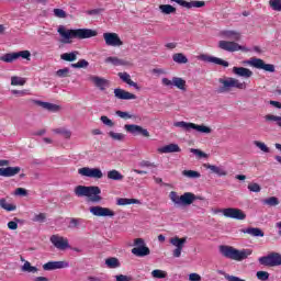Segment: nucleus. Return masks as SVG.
<instances>
[{
	"label": "nucleus",
	"mask_w": 281,
	"mask_h": 281,
	"mask_svg": "<svg viewBox=\"0 0 281 281\" xmlns=\"http://www.w3.org/2000/svg\"><path fill=\"white\" fill-rule=\"evenodd\" d=\"M103 38L109 47H122L124 45L117 33H103Z\"/></svg>",
	"instance_id": "f3484780"
},
{
	"label": "nucleus",
	"mask_w": 281,
	"mask_h": 281,
	"mask_svg": "<svg viewBox=\"0 0 281 281\" xmlns=\"http://www.w3.org/2000/svg\"><path fill=\"white\" fill-rule=\"evenodd\" d=\"M259 262L263 267H281V254L270 252L268 256L260 257Z\"/></svg>",
	"instance_id": "1a4fd4ad"
},
{
	"label": "nucleus",
	"mask_w": 281,
	"mask_h": 281,
	"mask_svg": "<svg viewBox=\"0 0 281 281\" xmlns=\"http://www.w3.org/2000/svg\"><path fill=\"white\" fill-rule=\"evenodd\" d=\"M49 240L56 249H59V251L71 249V246L69 245V239L67 237H63L60 235H53L50 236Z\"/></svg>",
	"instance_id": "ddd939ff"
},
{
	"label": "nucleus",
	"mask_w": 281,
	"mask_h": 281,
	"mask_svg": "<svg viewBox=\"0 0 281 281\" xmlns=\"http://www.w3.org/2000/svg\"><path fill=\"white\" fill-rule=\"evenodd\" d=\"M218 212H222V214L226 216V218H235L236 221H245V218H247V215L240 209L228 207L224 210H218L215 212V214H218Z\"/></svg>",
	"instance_id": "9d476101"
},
{
	"label": "nucleus",
	"mask_w": 281,
	"mask_h": 281,
	"mask_svg": "<svg viewBox=\"0 0 281 281\" xmlns=\"http://www.w3.org/2000/svg\"><path fill=\"white\" fill-rule=\"evenodd\" d=\"M0 207L5 210V212H14L16 210V205L8 203L5 198L0 199Z\"/></svg>",
	"instance_id": "e433bc0d"
},
{
	"label": "nucleus",
	"mask_w": 281,
	"mask_h": 281,
	"mask_svg": "<svg viewBox=\"0 0 281 281\" xmlns=\"http://www.w3.org/2000/svg\"><path fill=\"white\" fill-rule=\"evenodd\" d=\"M115 115H117V117H121L122 120H133L134 117L133 114L120 110L115 112Z\"/></svg>",
	"instance_id": "5fc2aeb1"
},
{
	"label": "nucleus",
	"mask_w": 281,
	"mask_h": 281,
	"mask_svg": "<svg viewBox=\"0 0 281 281\" xmlns=\"http://www.w3.org/2000/svg\"><path fill=\"white\" fill-rule=\"evenodd\" d=\"M158 153L167 155L168 153H181V147L178 144H169L158 148Z\"/></svg>",
	"instance_id": "c756f323"
},
{
	"label": "nucleus",
	"mask_w": 281,
	"mask_h": 281,
	"mask_svg": "<svg viewBox=\"0 0 281 281\" xmlns=\"http://www.w3.org/2000/svg\"><path fill=\"white\" fill-rule=\"evenodd\" d=\"M100 121L102 122V124H104V126H109L110 128H113V126H115V123L109 119V116H101Z\"/></svg>",
	"instance_id": "4d7b16f0"
},
{
	"label": "nucleus",
	"mask_w": 281,
	"mask_h": 281,
	"mask_svg": "<svg viewBox=\"0 0 281 281\" xmlns=\"http://www.w3.org/2000/svg\"><path fill=\"white\" fill-rule=\"evenodd\" d=\"M0 60L2 63H14V60H19V55L18 53H7L2 57H0Z\"/></svg>",
	"instance_id": "4c0bfd02"
},
{
	"label": "nucleus",
	"mask_w": 281,
	"mask_h": 281,
	"mask_svg": "<svg viewBox=\"0 0 281 281\" xmlns=\"http://www.w3.org/2000/svg\"><path fill=\"white\" fill-rule=\"evenodd\" d=\"M105 63L108 65H113V67H127V65H131L127 60L113 56L105 58Z\"/></svg>",
	"instance_id": "cd10ccee"
},
{
	"label": "nucleus",
	"mask_w": 281,
	"mask_h": 281,
	"mask_svg": "<svg viewBox=\"0 0 281 281\" xmlns=\"http://www.w3.org/2000/svg\"><path fill=\"white\" fill-rule=\"evenodd\" d=\"M139 166L140 168H156L155 164L148 160H142Z\"/></svg>",
	"instance_id": "0e129e2a"
},
{
	"label": "nucleus",
	"mask_w": 281,
	"mask_h": 281,
	"mask_svg": "<svg viewBox=\"0 0 281 281\" xmlns=\"http://www.w3.org/2000/svg\"><path fill=\"white\" fill-rule=\"evenodd\" d=\"M45 218H47V216L45 215V213H40V214H36L34 217H33V221L35 223H45Z\"/></svg>",
	"instance_id": "052dcab7"
},
{
	"label": "nucleus",
	"mask_w": 281,
	"mask_h": 281,
	"mask_svg": "<svg viewBox=\"0 0 281 281\" xmlns=\"http://www.w3.org/2000/svg\"><path fill=\"white\" fill-rule=\"evenodd\" d=\"M241 234H248L252 236V238H263L265 232H262L259 227H247L240 229Z\"/></svg>",
	"instance_id": "393cba45"
},
{
	"label": "nucleus",
	"mask_w": 281,
	"mask_h": 281,
	"mask_svg": "<svg viewBox=\"0 0 281 281\" xmlns=\"http://www.w3.org/2000/svg\"><path fill=\"white\" fill-rule=\"evenodd\" d=\"M53 13L57 19H67V12L63 9H54Z\"/></svg>",
	"instance_id": "13d9d810"
},
{
	"label": "nucleus",
	"mask_w": 281,
	"mask_h": 281,
	"mask_svg": "<svg viewBox=\"0 0 281 281\" xmlns=\"http://www.w3.org/2000/svg\"><path fill=\"white\" fill-rule=\"evenodd\" d=\"M220 49H223L224 52H249V48L246 46H243L235 41H220L218 42Z\"/></svg>",
	"instance_id": "0eeeda50"
},
{
	"label": "nucleus",
	"mask_w": 281,
	"mask_h": 281,
	"mask_svg": "<svg viewBox=\"0 0 281 281\" xmlns=\"http://www.w3.org/2000/svg\"><path fill=\"white\" fill-rule=\"evenodd\" d=\"M115 280L116 281H131L132 279L128 276L117 274V276H115Z\"/></svg>",
	"instance_id": "338daca9"
},
{
	"label": "nucleus",
	"mask_w": 281,
	"mask_h": 281,
	"mask_svg": "<svg viewBox=\"0 0 281 281\" xmlns=\"http://www.w3.org/2000/svg\"><path fill=\"white\" fill-rule=\"evenodd\" d=\"M224 278L227 281H245L244 279H240L236 276H232V274H228V273H224Z\"/></svg>",
	"instance_id": "69168bd1"
},
{
	"label": "nucleus",
	"mask_w": 281,
	"mask_h": 281,
	"mask_svg": "<svg viewBox=\"0 0 281 281\" xmlns=\"http://www.w3.org/2000/svg\"><path fill=\"white\" fill-rule=\"evenodd\" d=\"M109 137H111V139H113L114 142H124V139H126V135L122 134V133H117L114 131H110L108 133Z\"/></svg>",
	"instance_id": "79ce46f5"
},
{
	"label": "nucleus",
	"mask_w": 281,
	"mask_h": 281,
	"mask_svg": "<svg viewBox=\"0 0 281 281\" xmlns=\"http://www.w3.org/2000/svg\"><path fill=\"white\" fill-rule=\"evenodd\" d=\"M169 199L176 207H179L181 205H192V203L196 201V195L192 192H184L182 195H179L176 191H171L169 193Z\"/></svg>",
	"instance_id": "39448f33"
},
{
	"label": "nucleus",
	"mask_w": 281,
	"mask_h": 281,
	"mask_svg": "<svg viewBox=\"0 0 281 281\" xmlns=\"http://www.w3.org/2000/svg\"><path fill=\"white\" fill-rule=\"evenodd\" d=\"M200 60H204V63H212L213 65H221L222 67H229V61L210 55H201Z\"/></svg>",
	"instance_id": "b1692460"
},
{
	"label": "nucleus",
	"mask_w": 281,
	"mask_h": 281,
	"mask_svg": "<svg viewBox=\"0 0 281 281\" xmlns=\"http://www.w3.org/2000/svg\"><path fill=\"white\" fill-rule=\"evenodd\" d=\"M57 32L61 37L60 43L64 45H70V43H74V38L85 41V38H93V36H98V31L91 29H67L63 25L57 29Z\"/></svg>",
	"instance_id": "f257e3e1"
},
{
	"label": "nucleus",
	"mask_w": 281,
	"mask_h": 281,
	"mask_svg": "<svg viewBox=\"0 0 281 281\" xmlns=\"http://www.w3.org/2000/svg\"><path fill=\"white\" fill-rule=\"evenodd\" d=\"M21 172V167L0 168V177H16Z\"/></svg>",
	"instance_id": "a878e982"
},
{
	"label": "nucleus",
	"mask_w": 281,
	"mask_h": 281,
	"mask_svg": "<svg viewBox=\"0 0 281 281\" xmlns=\"http://www.w3.org/2000/svg\"><path fill=\"white\" fill-rule=\"evenodd\" d=\"M117 205H142V201L137 199L120 198L116 201Z\"/></svg>",
	"instance_id": "473e14b6"
},
{
	"label": "nucleus",
	"mask_w": 281,
	"mask_h": 281,
	"mask_svg": "<svg viewBox=\"0 0 281 281\" xmlns=\"http://www.w3.org/2000/svg\"><path fill=\"white\" fill-rule=\"evenodd\" d=\"M173 63H177L178 65H186L188 64V57L183 55L182 53H176L172 55Z\"/></svg>",
	"instance_id": "58836bf2"
},
{
	"label": "nucleus",
	"mask_w": 281,
	"mask_h": 281,
	"mask_svg": "<svg viewBox=\"0 0 281 281\" xmlns=\"http://www.w3.org/2000/svg\"><path fill=\"white\" fill-rule=\"evenodd\" d=\"M16 54H18V59L22 58L23 60H32V53H30V50L16 52Z\"/></svg>",
	"instance_id": "603ef678"
},
{
	"label": "nucleus",
	"mask_w": 281,
	"mask_h": 281,
	"mask_svg": "<svg viewBox=\"0 0 281 281\" xmlns=\"http://www.w3.org/2000/svg\"><path fill=\"white\" fill-rule=\"evenodd\" d=\"M135 247L132 249V254L138 258H144L150 256V248L146 246V241L142 238H136L134 240Z\"/></svg>",
	"instance_id": "6e6552de"
},
{
	"label": "nucleus",
	"mask_w": 281,
	"mask_h": 281,
	"mask_svg": "<svg viewBox=\"0 0 281 281\" xmlns=\"http://www.w3.org/2000/svg\"><path fill=\"white\" fill-rule=\"evenodd\" d=\"M53 133H56L57 135H63L65 139H71V131L67 127H58L53 130Z\"/></svg>",
	"instance_id": "c9c22d12"
},
{
	"label": "nucleus",
	"mask_w": 281,
	"mask_h": 281,
	"mask_svg": "<svg viewBox=\"0 0 281 281\" xmlns=\"http://www.w3.org/2000/svg\"><path fill=\"white\" fill-rule=\"evenodd\" d=\"M248 190L250 192H260V190H262V188L260 187V184L254 182V183L248 184Z\"/></svg>",
	"instance_id": "680f3d73"
},
{
	"label": "nucleus",
	"mask_w": 281,
	"mask_h": 281,
	"mask_svg": "<svg viewBox=\"0 0 281 281\" xmlns=\"http://www.w3.org/2000/svg\"><path fill=\"white\" fill-rule=\"evenodd\" d=\"M159 10L161 14H175V12H177V8L171 4H160Z\"/></svg>",
	"instance_id": "ea45409f"
},
{
	"label": "nucleus",
	"mask_w": 281,
	"mask_h": 281,
	"mask_svg": "<svg viewBox=\"0 0 281 281\" xmlns=\"http://www.w3.org/2000/svg\"><path fill=\"white\" fill-rule=\"evenodd\" d=\"M220 252L222 256H224V258L241 262V260H247V258L254 254V250L249 248L239 250L232 246H220Z\"/></svg>",
	"instance_id": "7ed1b4c3"
},
{
	"label": "nucleus",
	"mask_w": 281,
	"mask_h": 281,
	"mask_svg": "<svg viewBox=\"0 0 281 281\" xmlns=\"http://www.w3.org/2000/svg\"><path fill=\"white\" fill-rule=\"evenodd\" d=\"M56 76H58V78H67L69 76V68L57 70Z\"/></svg>",
	"instance_id": "bf43d9fd"
},
{
	"label": "nucleus",
	"mask_w": 281,
	"mask_h": 281,
	"mask_svg": "<svg viewBox=\"0 0 281 281\" xmlns=\"http://www.w3.org/2000/svg\"><path fill=\"white\" fill-rule=\"evenodd\" d=\"M108 179H110L111 181H122L124 179V176L116 169H112L108 171Z\"/></svg>",
	"instance_id": "72a5a7b5"
},
{
	"label": "nucleus",
	"mask_w": 281,
	"mask_h": 281,
	"mask_svg": "<svg viewBox=\"0 0 281 281\" xmlns=\"http://www.w3.org/2000/svg\"><path fill=\"white\" fill-rule=\"evenodd\" d=\"M22 271H25L26 273H36V271H38V268L32 266V263H30V261H25L22 267Z\"/></svg>",
	"instance_id": "49530a36"
},
{
	"label": "nucleus",
	"mask_w": 281,
	"mask_h": 281,
	"mask_svg": "<svg viewBox=\"0 0 281 281\" xmlns=\"http://www.w3.org/2000/svg\"><path fill=\"white\" fill-rule=\"evenodd\" d=\"M175 2L182 8H187V10H192V8H205V1L193 0L188 2L186 0H175Z\"/></svg>",
	"instance_id": "412c9836"
},
{
	"label": "nucleus",
	"mask_w": 281,
	"mask_h": 281,
	"mask_svg": "<svg viewBox=\"0 0 281 281\" xmlns=\"http://www.w3.org/2000/svg\"><path fill=\"white\" fill-rule=\"evenodd\" d=\"M151 276H153V278H156L157 280H161L164 278H168V272H166L164 270L156 269V270L151 271Z\"/></svg>",
	"instance_id": "de8ad7c7"
},
{
	"label": "nucleus",
	"mask_w": 281,
	"mask_h": 281,
	"mask_svg": "<svg viewBox=\"0 0 281 281\" xmlns=\"http://www.w3.org/2000/svg\"><path fill=\"white\" fill-rule=\"evenodd\" d=\"M269 5L274 12H281V0H269Z\"/></svg>",
	"instance_id": "09e8293b"
},
{
	"label": "nucleus",
	"mask_w": 281,
	"mask_h": 281,
	"mask_svg": "<svg viewBox=\"0 0 281 281\" xmlns=\"http://www.w3.org/2000/svg\"><path fill=\"white\" fill-rule=\"evenodd\" d=\"M188 238H179L173 237L169 240L170 245L176 247V249L172 251L173 258H181V251H183V247L186 246Z\"/></svg>",
	"instance_id": "2eb2a0df"
},
{
	"label": "nucleus",
	"mask_w": 281,
	"mask_h": 281,
	"mask_svg": "<svg viewBox=\"0 0 281 281\" xmlns=\"http://www.w3.org/2000/svg\"><path fill=\"white\" fill-rule=\"evenodd\" d=\"M124 130L127 133H131L132 135H142L143 137H150V132H148V130H146L139 125L126 124V125H124Z\"/></svg>",
	"instance_id": "a211bd4d"
},
{
	"label": "nucleus",
	"mask_w": 281,
	"mask_h": 281,
	"mask_svg": "<svg viewBox=\"0 0 281 281\" xmlns=\"http://www.w3.org/2000/svg\"><path fill=\"white\" fill-rule=\"evenodd\" d=\"M246 65H251V67H255L256 69H263V71H269L270 74L276 71V66H273V64H265V60L260 58H252L246 61Z\"/></svg>",
	"instance_id": "4468645a"
},
{
	"label": "nucleus",
	"mask_w": 281,
	"mask_h": 281,
	"mask_svg": "<svg viewBox=\"0 0 281 281\" xmlns=\"http://www.w3.org/2000/svg\"><path fill=\"white\" fill-rule=\"evenodd\" d=\"M74 193L76 196H78L79 199L82 196H87V199H89V201H91V203H100V201H102V196L100 194H102V190L100 189V187H95V186H77L74 189Z\"/></svg>",
	"instance_id": "f03ea898"
},
{
	"label": "nucleus",
	"mask_w": 281,
	"mask_h": 281,
	"mask_svg": "<svg viewBox=\"0 0 281 281\" xmlns=\"http://www.w3.org/2000/svg\"><path fill=\"white\" fill-rule=\"evenodd\" d=\"M72 69H87L89 61L87 59H79L78 63L71 64Z\"/></svg>",
	"instance_id": "c03bdc74"
},
{
	"label": "nucleus",
	"mask_w": 281,
	"mask_h": 281,
	"mask_svg": "<svg viewBox=\"0 0 281 281\" xmlns=\"http://www.w3.org/2000/svg\"><path fill=\"white\" fill-rule=\"evenodd\" d=\"M182 176L187 179H201V173L195 170H183Z\"/></svg>",
	"instance_id": "37998d69"
},
{
	"label": "nucleus",
	"mask_w": 281,
	"mask_h": 281,
	"mask_svg": "<svg viewBox=\"0 0 281 281\" xmlns=\"http://www.w3.org/2000/svg\"><path fill=\"white\" fill-rule=\"evenodd\" d=\"M117 76L123 82H125L130 87H134V89H139V86L137 85V82L131 79V75L128 72H119Z\"/></svg>",
	"instance_id": "7c9ffc66"
},
{
	"label": "nucleus",
	"mask_w": 281,
	"mask_h": 281,
	"mask_svg": "<svg viewBox=\"0 0 281 281\" xmlns=\"http://www.w3.org/2000/svg\"><path fill=\"white\" fill-rule=\"evenodd\" d=\"M19 223H21V220L14 217L13 221L8 222L7 227L12 231L19 229Z\"/></svg>",
	"instance_id": "6e6d98bb"
},
{
	"label": "nucleus",
	"mask_w": 281,
	"mask_h": 281,
	"mask_svg": "<svg viewBox=\"0 0 281 281\" xmlns=\"http://www.w3.org/2000/svg\"><path fill=\"white\" fill-rule=\"evenodd\" d=\"M189 280L190 281H201V277L199 276V273H191V274H189Z\"/></svg>",
	"instance_id": "774afa93"
},
{
	"label": "nucleus",
	"mask_w": 281,
	"mask_h": 281,
	"mask_svg": "<svg viewBox=\"0 0 281 281\" xmlns=\"http://www.w3.org/2000/svg\"><path fill=\"white\" fill-rule=\"evenodd\" d=\"M90 214H92V216H103V217H110L113 218V216H115V212L109 207H103L100 205L97 206H91L89 209Z\"/></svg>",
	"instance_id": "dca6fc26"
},
{
	"label": "nucleus",
	"mask_w": 281,
	"mask_h": 281,
	"mask_svg": "<svg viewBox=\"0 0 281 281\" xmlns=\"http://www.w3.org/2000/svg\"><path fill=\"white\" fill-rule=\"evenodd\" d=\"M218 83L221 85L217 90L218 93H229L232 89H239L241 91L247 89V82H243L234 77L220 78Z\"/></svg>",
	"instance_id": "20e7f679"
},
{
	"label": "nucleus",
	"mask_w": 281,
	"mask_h": 281,
	"mask_svg": "<svg viewBox=\"0 0 281 281\" xmlns=\"http://www.w3.org/2000/svg\"><path fill=\"white\" fill-rule=\"evenodd\" d=\"M233 74L238 78H244V80H249L254 76V71L245 67H233Z\"/></svg>",
	"instance_id": "5701e85b"
},
{
	"label": "nucleus",
	"mask_w": 281,
	"mask_h": 281,
	"mask_svg": "<svg viewBox=\"0 0 281 281\" xmlns=\"http://www.w3.org/2000/svg\"><path fill=\"white\" fill-rule=\"evenodd\" d=\"M105 265L109 269H117L120 268V260L115 257H110L105 259Z\"/></svg>",
	"instance_id": "a19ab883"
},
{
	"label": "nucleus",
	"mask_w": 281,
	"mask_h": 281,
	"mask_svg": "<svg viewBox=\"0 0 281 281\" xmlns=\"http://www.w3.org/2000/svg\"><path fill=\"white\" fill-rule=\"evenodd\" d=\"M173 126H176V128H182V131H186L187 133H190L191 131H195L196 133H202L204 135H210V133H212V128L207 125H199L184 121H178L173 123Z\"/></svg>",
	"instance_id": "423d86ee"
},
{
	"label": "nucleus",
	"mask_w": 281,
	"mask_h": 281,
	"mask_svg": "<svg viewBox=\"0 0 281 281\" xmlns=\"http://www.w3.org/2000/svg\"><path fill=\"white\" fill-rule=\"evenodd\" d=\"M254 146L259 148V150H261V153H270L269 147L263 142L254 140Z\"/></svg>",
	"instance_id": "3c124183"
},
{
	"label": "nucleus",
	"mask_w": 281,
	"mask_h": 281,
	"mask_svg": "<svg viewBox=\"0 0 281 281\" xmlns=\"http://www.w3.org/2000/svg\"><path fill=\"white\" fill-rule=\"evenodd\" d=\"M114 98L116 100H137V95L121 88L114 89Z\"/></svg>",
	"instance_id": "4be33fe9"
},
{
	"label": "nucleus",
	"mask_w": 281,
	"mask_h": 281,
	"mask_svg": "<svg viewBox=\"0 0 281 281\" xmlns=\"http://www.w3.org/2000/svg\"><path fill=\"white\" fill-rule=\"evenodd\" d=\"M162 87H176L180 91H186V80L181 77H172V79L162 78L161 79Z\"/></svg>",
	"instance_id": "9b49d317"
},
{
	"label": "nucleus",
	"mask_w": 281,
	"mask_h": 281,
	"mask_svg": "<svg viewBox=\"0 0 281 281\" xmlns=\"http://www.w3.org/2000/svg\"><path fill=\"white\" fill-rule=\"evenodd\" d=\"M69 262L67 261H48L43 265L44 271H56V269H67Z\"/></svg>",
	"instance_id": "6ab92c4d"
},
{
	"label": "nucleus",
	"mask_w": 281,
	"mask_h": 281,
	"mask_svg": "<svg viewBox=\"0 0 281 281\" xmlns=\"http://www.w3.org/2000/svg\"><path fill=\"white\" fill-rule=\"evenodd\" d=\"M257 278L261 281H267L269 280V272L267 271H258L257 272Z\"/></svg>",
	"instance_id": "e2e57ef3"
},
{
	"label": "nucleus",
	"mask_w": 281,
	"mask_h": 281,
	"mask_svg": "<svg viewBox=\"0 0 281 281\" xmlns=\"http://www.w3.org/2000/svg\"><path fill=\"white\" fill-rule=\"evenodd\" d=\"M263 205H269V207H276V205H280V200L276 196H270L263 200Z\"/></svg>",
	"instance_id": "a18cd8bd"
},
{
	"label": "nucleus",
	"mask_w": 281,
	"mask_h": 281,
	"mask_svg": "<svg viewBox=\"0 0 281 281\" xmlns=\"http://www.w3.org/2000/svg\"><path fill=\"white\" fill-rule=\"evenodd\" d=\"M36 104H38V106H42V109H45L46 111L56 112L58 111V109H60L58 105L49 102L36 101Z\"/></svg>",
	"instance_id": "f704fd0d"
},
{
	"label": "nucleus",
	"mask_w": 281,
	"mask_h": 281,
	"mask_svg": "<svg viewBox=\"0 0 281 281\" xmlns=\"http://www.w3.org/2000/svg\"><path fill=\"white\" fill-rule=\"evenodd\" d=\"M78 175L81 177H88L89 179H102L104 177L102 169L89 167H82L78 169Z\"/></svg>",
	"instance_id": "f8f14e48"
},
{
	"label": "nucleus",
	"mask_w": 281,
	"mask_h": 281,
	"mask_svg": "<svg viewBox=\"0 0 281 281\" xmlns=\"http://www.w3.org/2000/svg\"><path fill=\"white\" fill-rule=\"evenodd\" d=\"M12 87H23L25 85V79L21 77H11Z\"/></svg>",
	"instance_id": "8fccbe9b"
},
{
	"label": "nucleus",
	"mask_w": 281,
	"mask_h": 281,
	"mask_svg": "<svg viewBox=\"0 0 281 281\" xmlns=\"http://www.w3.org/2000/svg\"><path fill=\"white\" fill-rule=\"evenodd\" d=\"M78 56H80V53L78 50H74L70 53H64L60 55V59L65 60L66 63H74L78 60Z\"/></svg>",
	"instance_id": "2f4dec72"
},
{
	"label": "nucleus",
	"mask_w": 281,
	"mask_h": 281,
	"mask_svg": "<svg viewBox=\"0 0 281 281\" xmlns=\"http://www.w3.org/2000/svg\"><path fill=\"white\" fill-rule=\"evenodd\" d=\"M89 80L97 89H100V91H104L110 85L108 79L98 76H90Z\"/></svg>",
	"instance_id": "aec40b11"
},
{
	"label": "nucleus",
	"mask_w": 281,
	"mask_h": 281,
	"mask_svg": "<svg viewBox=\"0 0 281 281\" xmlns=\"http://www.w3.org/2000/svg\"><path fill=\"white\" fill-rule=\"evenodd\" d=\"M190 153H192L193 155H195V157L198 159H207V154H205L204 151H202L201 149H194L191 148Z\"/></svg>",
	"instance_id": "864d4df0"
},
{
	"label": "nucleus",
	"mask_w": 281,
	"mask_h": 281,
	"mask_svg": "<svg viewBox=\"0 0 281 281\" xmlns=\"http://www.w3.org/2000/svg\"><path fill=\"white\" fill-rule=\"evenodd\" d=\"M204 168H206V170H211V172L217 175V177H227V170L221 166L218 167L216 165L204 164Z\"/></svg>",
	"instance_id": "bb28decb"
},
{
	"label": "nucleus",
	"mask_w": 281,
	"mask_h": 281,
	"mask_svg": "<svg viewBox=\"0 0 281 281\" xmlns=\"http://www.w3.org/2000/svg\"><path fill=\"white\" fill-rule=\"evenodd\" d=\"M221 34L223 38H227L228 41H240V38L243 37L240 32L231 30L222 31Z\"/></svg>",
	"instance_id": "c85d7f7f"
}]
</instances>
